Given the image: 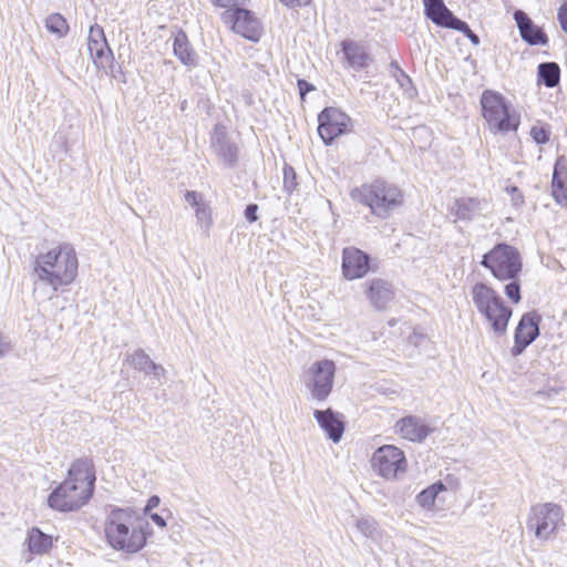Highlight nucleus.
Returning <instances> with one entry per match:
<instances>
[{
    "label": "nucleus",
    "instance_id": "nucleus-41",
    "mask_svg": "<svg viewBox=\"0 0 567 567\" xmlns=\"http://www.w3.org/2000/svg\"><path fill=\"white\" fill-rule=\"evenodd\" d=\"M10 350V343L7 341L6 337L0 331V354L8 352Z\"/></svg>",
    "mask_w": 567,
    "mask_h": 567
},
{
    "label": "nucleus",
    "instance_id": "nucleus-1",
    "mask_svg": "<svg viewBox=\"0 0 567 567\" xmlns=\"http://www.w3.org/2000/svg\"><path fill=\"white\" fill-rule=\"evenodd\" d=\"M79 256L70 243H58L39 251L32 261L31 275L37 282L54 292L65 291L79 275Z\"/></svg>",
    "mask_w": 567,
    "mask_h": 567
},
{
    "label": "nucleus",
    "instance_id": "nucleus-12",
    "mask_svg": "<svg viewBox=\"0 0 567 567\" xmlns=\"http://www.w3.org/2000/svg\"><path fill=\"white\" fill-rule=\"evenodd\" d=\"M374 471L384 478H394L405 472L406 458L402 450L394 445L379 447L372 456Z\"/></svg>",
    "mask_w": 567,
    "mask_h": 567
},
{
    "label": "nucleus",
    "instance_id": "nucleus-10",
    "mask_svg": "<svg viewBox=\"0 0 567 567\" xmlns=\"http://www.w3.org/2000/svg\"><path fill=\"white\" fill-rule=\"evenodd\" d=\"M352 131V118L339 107L328 106L318 114V134L326 145Z\"/></svg>",
    "mask_w": 567,
    "mask_h": 567
},
{
    "label": "nucleus",
    "instance_id": "nucleus-34",
    "mask_svg": "<svg viewBox=\"0 0 567 567\" xmlns=\"http://www.w3.org/2000/svg\"><path fill=\"white\" fill-rule=\"evenodd\" d=\"M563 391V388H548L545 390H539L534 393L536 398H538L540 401H550L553 396L558 395Z\"/></svg>",
    "mask_w": 567,
    "mask_h": 567
},
{
    "label": "nucleus",
    "instance_id": "nucleus-11",
    "mask_svg": "<svg viewBox=\"0 0 567 567\" xmlns=\"http://www.w3.org/2000/svg\"><path fill=\"white\" fill-rule=\"evenodd\" d=\"M223 20L235 33L249 41L258 42L262 37L264 28L251 10L236 6L224 12Z\"/></svg>",
    "mask_w": 567,
    "mask_h": 567
},
{
    "label": "nucleus",
    "instance_id": "nucleus-25",
    "mask_svg": "<svg viewBox=\"0 0 567 567\" xmlns=\"http://www.w3.org/2000/svg\"><path fill=\"white\" fill-rule=\"evenodd\" d=\"M185 199L193 208H195V215L198 223L204 227L209 228L213 224L212 210L209 206L204 203L202 195L195 190H188L185 194Z\"/></svg>",
    "mask_w": 567,
    "mask_h": 567
},
{
    "label": "nucleus",
    "instance_id": "nucleus-32",
    "mask_svg": "<svg viewBox=\"0 0 567 567\" xmlns=\"http://www.w3.org/2000/svg\"><path fill=\"white\" fill-rule=\"evenodd\" d=\"M530 136L537 144H545L549 141L550 131L545 125H534L530 128Z\"/></svg>",
    "mask_w": 567,
    "mask_h": 567
},
{
    "label": "nucleus",
    "instance_id": "nucleus-20",
    "mask_svg": "<svg viewBox=\"0 0 567 567\" xmlns=\"http://www.w3.org/2000/svg\"><path fill=\"white\" fill-rule=\"evenodd\" d=\"M551 195L557 204L567 207V158L564 155L556 159L554 166Z\"/></svg>",
    "mask_w": 567,
    "mask_h": 567
},
{
    "label": "nucleus",
    "instance_id": "nucleus-40",
    "mask_svg": "<svg viewBox=\"0 0 567 567\" xmlns=\"http://www.w3.org/2000/svg\"><path fill=\"white\" fill-rule=\"evenodd\" d=\"M151 519L153 520L154 524H156L161 528L166 526L165 518L162 515H159L158 513L151 514Z\"/></svg>",
    "mask_w": 567,
    "mask_h": 567
},
{
    "label": "nucleus",
    "instance_id": "nucleus-22",
    "mask_svg": "<svg viewBox=\"0 0 567 567\" xmlns=\"http://www.w3.org/2000/svg\"><path fill=\"white\" fill-rule=\"evenodd\" d=\"M173 51L183 64L187 66L196 64V54L192 49L187 34L183 30L177 31L174 35Z\"/></svg>",
    "mask_w": 567,
    "mask_h": 567
},
{
    "label": "nucleus",
    "instance_id": "nucleus-29",
    "mask_svg": "<svg viewBox=\"0 0 567 567\" xmlns=\"http://www.w3.org/2000/svg\"><path fill=\"white\" fill-rule=\"evenodd\" d=\"M355 527L367 538L374 539L379 535L378 523L371 516L357 519Z\"/></svg>",
    "mask_w": 567,
    "mask_h": 567
},
{
    "label": "nucleus",
    "instance_id": "nucleus-16",
    "mask_svg": "<svg viewBox=\"0 0 567 567\" xmlns=\"http://www.w3.org/2000/svg\"><path fill=\"white\" fill-rule=\"evenodd\" d=\"M364 295L369 302L378 310L385 309L394 299L392 285L382 278H373L365 281Z\"/></svg>",
    "mask_w": 567,
    "mask_h": 567
},
{
    "label": "nucleus",
    "instance_id": "nucleus-24",
    "mask_svg": "<svg viewBox=\"0 0 567 567\" xmlns=\"http://www.w3.org/2000/svg\"><path fill=\"white\" fill-rule=\"evenodd\" d=\"M25 543L31 554L43 555L52 547V536L43 533L38 527H32L28 532Z\"/></svg>",
    "mask_w": 567,
    "mask_h": 567
},
{
    "label": "nucleus",
    "instance_id": "nucleus-23",
    "mask_svg": "<svg viewBox=\"0 0 567 567\" xmlns=\"http://www.w3.org/2000/svg\"><path fill=\"white\" fill-rule=\"evenodd\" d=\"M342 52L350 66L354 69H362L368 66L370 56L362 45L353 41H343Z\"/></svg>",
    "mask_w": 567,
    "mask_h": 567
},
{
    "label": "nucleus",
    "instance_id": "nucleus-21",
    "mask_svg": "<svg viewBox=\"0 0 567 567\" xmlns=\"http://www.w3.org/2000/svg\"><path fill=\"white\" fill-rule=\"evenodd\" d=\"M424 13L433 23L439 27L451 29L458 20L445 6L443 0H422Z\"/></svg>",
    "mask_w": 567,
    "mask_h": 567
},
{
    "label": "nucleus",
    "instance_id": "nucleus-43",
    "mask_svg": "<svg viewBox=\"0 0 567 567\" xmlns=\"http://www.w3.org/2000/svg\"><path fill=\"white\" fill-rule=\"evenodd\" d=\"M287 7H295L298 4V0H280Z\"/></svg>",
    "mask_w": 567,
    "mask_h": 567
},
{
    "label": "nucleus",
    "instance_id": "nucleus-35",
    "mask_svg": "<svg viewBox=\"0 0 567 567\" xmlns=\"http://www.w3.org/2000/svg\"><path fill=\"white\" fill-rule=\"evenodd\" d=\"M507 194L511 196L514 205H522L524 203L523 193L516 186L506 187Z\"/></svg>",
    "mask_w": 567,
    "mask_h": 567
},
{
    "label": "nucleus",
    "instance_id": "nucleus-17",
    "mask_svg": "<svg viewBox=\"0 0 567 567\" xmlns=\"http://www.w3.org/2000/svg\"><path fill=\"white\" fill-rule=\"evenodd\" d=\"M313 416L319 426L327 434L328 439L334 443L340 442L346 427L343 415L341 413L328 408L326 410H315Z\"/></svg>",
    "mask_w": 567,
    "mask_h": 567
},
{
    "label": "nucleus",
    "instance_id": "nucleus-31",
    "mask_svg": "<svg viewBox=\"0 0 567 567\" xmlns=\"http://www.w3.org/2000/svg\"><path fill=\"white\" fill-rule=\"evenodd\" d=\"M130 364L143 370L146 374H152L156 363L150 360L151 357H130Z\"/></svg>",
    "mask_w": 567,
    "mask_h": 567
},
{
    "label": "nucleus",
    "instance_id": "nucleus-28",
    "mask_svg": "<svg viewBox=\"0 0 567 567\" xmlns=\"http://www.w3.org/2000/svg\"><path fill=\"white\" fill-rule=\"evenodd\" d=\"M47 29L58 35L59 38L64 37L69 31V24L63 16L60 13L50 14L45 19Z\"/></svg>",
    "mask_w": 567,
    "mask_h": 567
},
{
    "label": "nucleus",
    "instance_id": "nucleus-30",
    "mask_svg": "<svg viewBox=\"0 0 567 567\" xmlns=\"http://www.w3.org/2000/svg\"><path fill=\"white\" fill-rule=\"evenodd\" d=\"M506 286L504 288L505 296L508 298V300L517 305L522 300V293H520V281L518 279H507Z\"/></svg>",
    "mask_w": 567,
    "mask_h": 567
},
{
    "label": "nucleus",
    "instance_id": "nucleus-19",
    "mask_svg": "<svg viewBox=\"0 0 567 567\" xmlns=\"http://www.w3.org/2000/svg\"><path fill=\"white\" fill-rule=\"evenodd\" d=\"M395 429L403 439L411 442H422L433 431L422 419L414 415L399 420Z\"/></svg>",
    "mask_w": 567,
    "mask_h": 567
},
{
    "label": "nucleus",
    "instance_id": "nucleus-13",
    "mask_svg": "<svg viewBox=\"0 0 567 567\" xmlns=\"http://www.w3.org/2000/svg\"><path fill=\"white\" fill-rule=\"evenodd\" d=\"M371 257L355 246H347L341 252V274L346 280L362 279L371 271Z\"/></svg>",
    "mask_w": 567,
    "mask_h": 567
},
{
    "label": "nucleus",
    "instance_id": "nucleus-5",
    "mask_svg": "<svg viewBox=\"0 0 567 567\" xmlns=\"http://www.w3.org/2000/svg\"><path fill=\"white\" fill-rule=\"evenodd\" d=\"M480 105L482 118L492 134L505 135L518 131L520 114L501 92L491 89L483 91Z\"/></svg>",
    "mask_w": 567,
    "mask_h": 567
},
{
    "label": "nucleus",
    "instance_id": "nucleus-9",
    "mask_svg": "<svg viewBox=\"0 0 567 567\" xmlns=\"http://www.w3.org/2000/svg\"><path fill=\"white\" fill-rule=\"evenodd\" d=\"M336 375V364L332 360L323 359L315 362L302 374V383L311 399L322 402L332 392Z\"/></svg>",
    "mask_w": 567,
    "mask_h": 567
},
{
    "label": "nucleus",
    "instance_id": "nucleus-14",
    "mask_svg": "<svg viewBox=\"0 0 567 567\" xmlns=\"http://www.w3.org/2000/svg\"><path fill=\"white\" fill-rule=\"evenodd\" d=\"M87 48L96 68L105 72L113 69V52L101 25L94 24L90 28Z\"/></svg>",
    "mask_w": 567,
    "mask_h": 567
},
{
    "label": "nucleus",
    "instance_id": "nucleus-4",
    "mask_svg": "<svg viewBox=\"0 0 567 567\" xmlns=\"http://www.w3.org/2000/svg\"><path fill=\"white\" fill-rule=\"evenodd\" d=\"M351 199L369 209L377 218H388L404 204L402 189L388 181L378 178L361 184L350 192Z\"/></svg>",
    "mask_w": 567,
    "mask_h": 567
},
{
    "label": "nucleus",
    "instance_id": "nucleus-3",
    "mask_svg": "<svg viewBox=\"0 0 567 567\" xmlns=\"http://www.w3.org/2000/svg\"><path fill=\"white\" fill-rule=\"evenodd\" d=\"M150 529L148 522L134 508L110 506L104 530L107 543L115 550L138 553L146 545Z\"/></svg>",
    "mask_w": 567,
    "mask_h": 567
},
{
    "label": "nucleus",
    "instance_id": "nucleus-7",
    "mask_svg": "<svg viewBox=\"0 0 567 567\" xmlns=\"http://www.w3.org/2000/svg\"><path fill=\"white\" fill-rule=\"evenodd\" d=\"M481 265L498 281L518 279L523 272V257L518 248L506 243L494 245L483 255Z\"/></svg>",
    "mask_w": 567,
    "mask_h": 567
},
{
    "label": "nucleus",
    "instance_id": "nucleus-33",
    "mask_svg": "<svg viewBox=\"0 0 567 567\" xmlns=\"http://www.w3.org/2000/svg\"><path fill=\"white\" fill-rule=\"evenodd\" d=\"M451 29L462 32L474 45L480 43V38L470 29L466 22L458 19Z\"/></svg>",
    "mask_w": 567,
    "mask_h": 567
},
{
    "label": "nucleus",
    "instance_id": "nucleus-18",
    "mask_svg": "<svg viewBox=\"0 0 567 567\" xmlns=\"http://www.w3.org/2000/svg\"><path fill=\"white\" fill-rule=\"evenodd\" d=\"M514 19L517 23L522 39L529 45H547L548 37L545 31L536 25L522 10H516Z\"/></svg>",
    "mask_w": 567,
    "mask_h": 567
},
{
    "label": "nucleus",
    "instance_id": "nucleus-15",
    "mask_svg": "<svg viewBox=\"0 0 567 567\" xmlns=\"http://www.w3.org/2000/svg\"><path fill=\"white\" fill-rule=\"evenodd\" d=\"M540 321V316L535 311L522 316L515 329V351H524L538 337Z\"/></svg>",
    "mask_w": 567,
    "mask_h": 567
},
{
    "label": "nucleus",
    "instance_id": "nucleus-38",
    "mask_svg": "<svg viewBox=\"0 0 567 567\" xmlns=\"http://www.w3.org/2000/svg\"><path fill=\"white\" fill-rule=\"evenodd\" d=\"M257 210H258V206L256 204H250L247 206L246 210H245V216L246 218L249 220V221H255L257 220Z\"/></svg>",
    "mask_w": 567,
    "mask_h": 567
},
{
    "label": "nucleus",
    "instance_id": "nucleus-37",
    "mask_svg": "<svg viewBox=\"0 0 567 567\" xmlns=\"http://www.w3.org/2000/svg\"><path fill=\"white\" fill-rule=\"evenodd\" d=\"M557 17L561 29L567 33V2L560 6Z\"/></svg>",
    "mask_w": 567,
    "mask_h": 567
},
{
    "label": "nucleus",
    "instance_id": "nucleus-2",
    "mask_svg": "<svg viewBox=\"0 0 567 567\" xmlns=\"http://www.w3.org/2000/svg\"><path fill=\"white\" fill-rule=\"evenodd\" d=\"M96 482L95 465L90 457L72 462L66 478L49 495L48 505L54 511L75 512L92 498Z\"/></svg>",
    "mask_w": 567,
    "mask_h": 567
},
{
    "label": "nucleus",
    "instance_id": "nucleus-8",
    "mask_svg": "<svg viewBox=\"0 0 567 567\" xmlns=\"http://www.w3.org/2000/svg\"><path fill=\"white\" fill-rule=\"evenodd\" d=\"M564 525V511L555 503L533 505L527 519V528L534 532L537 539L547 540Z\"/></svg>",
    "mask_w": 567,
    "mask_h": 567
},
{
    "label": "nucleus",
    "instance_id": "nucleus-42",
    "mask_svg": "<svg viewBox=\"0 0 567 567\" xmlns=\"http://www.w3.org/2000/svg\"><path fill=\"white\" fill-rule=\"evenodd\" d=\"M164 373V368L159 364H156L155 368L153 369V375H155L156 378H159L161 374Z\"/></svg>",
    "mask_w": 567,
    "mask_h": 567
},
{
    "label": "nucleus",
    "instance_id": "nucleus-36",
    "mask_svg": "<svg viewBox=\"0 0 567 567\" xmlns=\"http://www.w3.org/2000/svg\"><path fill=\"white\" fill-rule=\"evenodd\" d=\"M297 85L302 101L305 100L307 93L315 90V86L312 84L302 79L298 80Z\"/></svg>",
    "mask_w": 567,
    "mask_h": 567
},
{
    "label": "nucleus",
    "instance_id": "nucleus-39",
    "mask_svg": "<svg viewBox=\"0 0 567 567\" xmlns=\"http://www.w3.org/2000/svg\"><path fill=\"white\" fill-rule=\"evenodd\" d=\"M159 502H161V499H159V497H158V496H156V495L151 496V497L148 498V501H147L146 506H145V512H148V511H151V509H153V508L157 507V506H158V504H159Z\"/></svg>",
    "mask_w": 567,
    "mask_h": 567
},
{
    "label": "nucleus",
    "instance_id": "nucleus-27",
    "mask_svg": "<svg viewBox=\"0 0 567 567\" xmlns=\"http://www.w3.org/2000/svg\"><path fill=\"white\" fill-rule=\"evenodd\" d=\"M444 489V484L442 482H436L421 491L416 495V502L423 508H431L434 505L437 495Z\"/></svg>",
    "mask_w": 567,
    "mask_h": 567
},
{
    "label": "nucleus",
    "instance_id": "nucleus-26",
    "mask_svg": "<svg viewBox=\"0 0 567 567\" xmlns=\"http://www.w3.org/2000/svg\"><path fill=\"white\" fill-rule=\"evenodd\" d=\"M538 75L547 87H554L559 83L560 69L555 62L542 63L538 66Z\"/></svg>",
    "mask_w": 567,
    "mask_h": 567
},
{
    "label": "nucleus",
    "instance_id": "nucleus-6",
    "mask_svg": "<svg viewBox=\"0 0 567 567\" xmlns=\"http://www.w3.org/2000/svg\"><path fill=\"white\" fill-rule=\"evenodd\" d=\"M471 293L476 309L489 323L492 330L497 334L505 333L513 310L498 292L485 282H476Z\"/></svg>",
    "mask_w": 567,
    "mask_h": 567
}]
</instances>
